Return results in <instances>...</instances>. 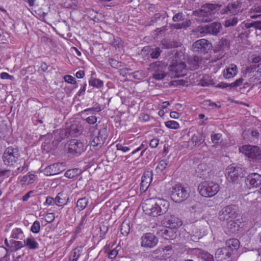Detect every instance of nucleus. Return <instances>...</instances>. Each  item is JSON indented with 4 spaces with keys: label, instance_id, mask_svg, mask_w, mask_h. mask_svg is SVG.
Here are the masks:
<instances>
[{
    "label": "nucleus",
    "instance_id": "nucleus-1",
    "mask_svg": "<svg viewBox=\"0 0 261 261\" xmlns=\"http://www.w3.org/2000/svg\"><path fill=\"white\" fill-rule=\"evenodd\" d=\"M19 152L17 148H14L12 147H9L5 150L3 156V159L5 164L7 165H14L15 163L17 164H20L22 162L23 163L21 171H23L25 168L28 166V164L26 162L25 160L20 159L19 163H17V162L19 161L18 160Z\"/></svg>",
    "mask_w": 261,
    "mask_h": 261
},
{
    "label": "nucleus",
    "instance_id": "nucleus-2",
    "mask_svg": "<svg viewBox=\"0 0 261 261\" xmlns=\"http://www.w3.org/2000/svg\"><path fill=\"white\" fill-rule=\"evenodd\" d=\"M198 190L202 196L212 197L219 191V186L213 181H204L199 185Z\"/></svg>",
    "mask_w": 261,
    "mask_h": 261
},
{
    "label": "nucleus",
    "instance_id": "nucleus-3",
    "mask_svg": "<svg viewBox=\"0 0 261 261\" xmlns=\"http://www.w3.org/2000/svg\"><path fill=\"white\" fill-rule=\"evenodd\" d=\"M243 169L239 166L234 164L229 165L225 170V176L228 181L230 182H238L239 179L243 176Z\"/></svg>",
    "mask_w": 261,
    "mask_h": 261
},
{
    "label": "nucleus",
    "instance_id": "nucleus-4",
    "mask_svg": "<svg viewBox=\"0 0 261 261\" xmlns=\"http://www.w3.org/2000/svg\"><path fill=\"white\" fill-rule=\"evenodd\" d=\"M189 191L187 188L178 184L173 186L171 190V197L175 202H180L186 200L189 196Z\"/></svg>",
    "mask_w": 261,
    "mask_h": 261
},
{
    "label": "nucleus",
    "instance_id": "nucleus-5",
    "mask_svg": "<svg viewBox=\"0 0 261 261\" xmlns=\"http://www.w3.org/2000/svg\"><path fill=\"white\" fill-rule=\"evenodd\" d=\"M239 150L251 161L256 162L261 161V151L257 146L246 145L240 147Z\"/></svg>",
    "mask_w": 261,
    "mask_h": 261
},
{
    "label": "nucleus",
    "instance_id": "nucleus-6",
    "mask_svg": "<svg viewBox=\"0 0 261 261\" xmlns=\"http://www.w3.org/2000/svg\"><path fill=\"white\" fill-rule=\"evenodd\" d=\"M237 218L236 208L232 206H227L221 210L219 214L220 221L228 222Z\"/></svg>",
    "mask_w": 261,
    "mask_h": 261
},
{
    "label": "nucleus",
    "instance_id": "nucleus-7",
    "mask_svg": "<svg viewBox=\"0 0 261 261\" xmlns=\"http://www.w3.org/2000/svg\"><path fill=\"white\" fill-rule=\"evenodd\" d=\"M154 208L156 217L161 216L165 214L168 210L170 203L169 202L163 198H154Z\"/></svg>",
    "mask_w": 261,
    "mask_h": 261
},
{
    "label": "nucleus",
    "instance_id": "nucleus-8",
    "mask_svg": "<svg viewBox=\"0 0 261 261\" xmlns=\"http://www.w3.org/2000/svg\"><path fill=\"white\" fill-rule=\"evenodd\" d=\"M163 224L170 229H177L182 224V221L177 217L173 215H167L164 217Z\"/></svg>",
    "mask_w": 261,
    "mask_h": 261
},
{
    "label": "nucleus",
    "instance_id": "nucleus-9",
    "mask_svg": "<svg viewBox=\"0 0 261 261\" xmlns=\"http://www.w3.org/2000/svg\"><path fill=\"white\" fill-rule=\"evenodd\" d=\"M141 246L147 248H152L155 247L159 241L158 239L152 233H144L141 237Z\"/></svg>",
    "mask_w": 261,
    "mask_h": 261
},
{
    "label": "nucleus",
    "instance_id": "nucleus-10",
    "mask_svg": "<svg viewBox=\"0 0 261 261\" xmlns=\"http://www.w3.org/2000/svg\"><path fill=\"white\" fill-rule=\"evenodd\" d=\"M212 44L204 39H199L193 44V50L195 52L205 53L212 48Z\"/></svg>",
    "mask_w": 261,
    "mask_h": 261
},
{
    "label": "nucleus",
    "instance_id": "nucleus-11",
    "mask_svg": "<svg viewBox=\"0 0 261 261\" xmlns=\"http://www.w3.org/2000/svg\"><path fill=\"white\" fill-rule=\"evenodd\" d=\"M85 149L84 143L77 140H72L68 144V151L72 154L79 155Z\"/></svg>",
    "mask_w": 261,
    "mask_h": 261
},
{
    "label": "nucleus",
    "instance_id": "nucleus-12",
    "mask_svg": "<svg viewBox=\"0 0 261 261\" xmlns=\"http://www.w3.org/2000/svg\"><path fill=\"white\" fill-rule=\"evenodd\" d=\"M170 73L172 77H178L186 74V65L183 62L172 65L169 67Z\"/></svg>",
    "mask_w": 261,
    "mask_h": 261
},
{
    "label": "nucleus",
    "instance_id": "nucleus-13",
    "mask_svg": "<svg viewBox=\"0 0 261 261\" xmlns=\"http://www.w3.org/2000/svg\"><path fill=\"white\" fill-rule=\"evenodd\" d=\"M173 20L174 22H177L172 25V29H181L189 27L191 24V21L187 19L182 18V14L177 13L173 17Z\"/></svg>",
    "mask_w": 261,
    "mask_h": 261
},
{
    "label": "nucleus",
    "instance_id": "nucleus-14",
    "mask_svg": "<svg viewBox=\"0 0 261 261\" xmlns=\"http://www.w3.org/2000/svg\"><path fill=\"white\" fill-rule=\"evenodd\" d=\"M245 182L249 188H256L261 184V175L257 173H251L247 176Z\"/></svg>",
    "mask_w": 261,
    "mask_h": 261
},
{
    "label": "nucleus",
    "instance_id": "nucleus-15",
    "mask_svg": "<svg viewBox=\"0 0 261 261\" xmlns=\"http://www.w3.org/2000/svg\"><path fill=\"white\" fill-rule=\"evenodd\" d=\"M154 206V198L148 199L143 203L142 209L146 215L155 217L156 215L154 213L156 210Z\"/></svg>",
    "mask_w": 261,
    "mask_h": 261
},
{
    "label": "nucleus",
    "instance_id": "nucleus-16",
    "mask_svg": "<svg viewBox=\"0 0 261 261\" xmlns=\"http://www.w3.org/2000/svg\"><path fill=\"white\" fill-rule=\"evenodd\" d=\"M231 253L227 248L218 249L215 254L217 261H229L230 260Z\"/></svg>",
    "mask_w": 261,
    "mask_h": 261
},
{
    "label": "nucleus",
    "instance_id": "nucleus-17",
    "mask_svg": "<svg viewBox=\"0 0 261 261\" xmlns=\"http://www.w3.org/2000/svg\"><path fill=\"white\" fill-rule=\"evenodd\" d=\"M62 164L60 163H55L46 167L44 170V173L46 176H51L59 174L61 172Z\"/></svg>",
    "mask_w": 261,
    "mask_h": 261
},
{
    "label": "nucleus",
    "instance_id": "nucleus-18",
    "mask_svg": "<svg viewBox=\"0 0 261 261\" xmlns=\"http://www.w3.org/2000/svg\"><path fill=\"white\" fill-rule=\"evenodd\" d=\"M152 179V175L150 172H146L141 178L140 189L143 191L147 190Z\"/></svg>",
    "mask_w": 261,
    "mask_h": 261
},
{
    "label": "nucleus",
    "instance_id": "nucleus-19",
    "mask_svg": "<svg viewBox=\"0 0 261 261\" xmlns=\"http://www.w3.org/2000/svg\"><path fill=\"white\" fill-rule=\"evenodd\" d=\"M239 222L238 219L230 220L226 222L225 231L227 234L234 233L239 230L240 227Z\"/></svg>",
    "mask_w": 261,
    "mask_h": 261
},
{
    "label": "nucleus",
    "instance_id": "nucleus-20",
    "mask_svg": "<svg viewBox=\"0 0 261 261\" xmlns=\"http://www.w3.org/2000/svg\"><path fill=\"white\" fill-rule=\"evenodd\" d=\"M241 4L239 1H234L229 4L225 10V12L228 13H230L233 15H236L242 11L241 8Z\"/></svg>",
    "mask_w": 261,
    "mask_h": 261
},
{
    "label": "nucleus",
    "instance_id": "nucleus-21",
    "mask_svg": "<svg viewBox=\"0 0 261 261\" xmlns=\"http://www.w3.org/2000/svg\"><path fill=\"white\" fill-rule=\"evenodd\" d=\"M213 8L212 5H205L202 6L199 10H197L193 11V14L195 16H198L199 17H204L207 16L211 14V11Z\"/></svg>",
    "mask_w": 261,
    "mask_h": 261
},
{
    "label": "nucleus",
    "instance_id": "nucleus-22",
    "mask_svg": "<svg viewBox=\"0 0 261 261\" xmlns=\"http://www.w3.org/2000/svg\"><path fill=\"white\" fill-rule=\"evenodd\" d=\"M238 72L237 66L234 64H231L224 70L223 76L225 79H231L235 76Z\"/></svg>",
    "mask_w": 261,
    "mask_h": 261
},
{
    "label": "nucleus",
    "instance_id": "nucleus-23",
    "mask_svg": "<svg viewBox=\"0 0 261 261\" xmlns=\"http://www.w3.org/2000/svg\"><path fill=\"white\" fill-rule=\"evenodd\" d=\"M24 246L31 250L37 249L39 247V244L35 239L32 236H30L23 240Z\"/></svg>",
    "mask_w": 261,
    "mask_h": 261
},
{
    "label": "nucleus",
    "instance_id": "nucleus-24",
    "mask_svg": "<svg viewBox=\"0 0 261 261\" xmlns=\"http://www.w3.org/2000/svg\"><path fill=\"white\" fill-rule=\"evenodd\" d=\"M37 179V177L34 174L28 173L24 175L20 179V182L23 185H29L34 183Z\"/></svg>",
    "mask_w": 261,
    "mask_h": 261
},
{
    "label": "nucleus",
    "instance_id": "nucleus-25",
    "mask_svg": "<svg viewBox=\"0 0 261 261\" xmlns=\"http://www.w3.org/2000/svg\"><path fill=\"white\" fill-rule=\"evenodd\" d=\"M5 244L9 246L12 250H17L24 246V242L19 241L10 240V243H8L7 239L5 240Z\"/></svg>",
    "mask_w": 261,
    "mask_h": 261
},
{
    "label": "nucleus",
    "instance_id": "nucleus-26",
    "mask_svg": "<svg viewBox=\"0 0 261 261\" xmlns=\"http://www.w3.org/2000/svg\"><path fill=\"white\" fill-rule=\"evenodd\" d=\"M24 232L20 228H14L11 232L10 237L11 238L22 240L24 238Z\"/></svg>",
    "mask_w": 261,
    "mask_h": 261
},
{
    "label": "nucleus",
    "instance_id": "nucleus-27",
    "mask_svg": "<svg viewBox=\"0 0 261 261\" xmlns=\"http://www.w3.org/2000/svg\"><path fill=\"white\" fill-rule=\"evenodd\" d=\"M226 244V247L228 248L227 249L230 252V251L233 250H237L239 247L240 242L236 239H232L227 241Z\"/></svg>",
    "mask_w": 261,
    "mask_h": 261
},
{
    "label": "nucleus",
    "instance_id": "nucleus-28",
    "mask_svg": "<svg viewBox=\"0 0 261 261\" xmlns=\"http://www.w3.org/2000/svg\"><path fill=\"white\" fill-rule=\"evenodd\" d=\"M208 28L210 34L216 35L220 32L221 24L219 22H213L208 24Z\"/></svg>",
    "mask_w": 261,
    "mask_h": 261
},
{
    "label": "nucleus",
    "instance_id": "nucleus-29",
    "mask_svg": "<svg viewBox=\"0 0 261 261\" xmlns=\"http://www.w3.org/2000/svg\"><path fill=\"white\" fill-rule=\"evenodd\" d=\"M261 5L259 4H256L252 7L250 10V17L252 18H257L261 14Z\"/></svg>",
    "mask_w": 261,
    "mask_h": 261
},
{
    "label": "nucleus",
    "instance_id": "nucleus-30",
    "mask_svg": "<svg viewBox=\"0 0 261 261\" xmlns=\"http://www.w3.org/2000/svg\"><path fill=\"white\" fill-rule=\"evenodd\" d=\"M198 252L199 256L204 261H214L213 256L207 252L199 249H195Z\"/></svg>",
    "mask_w": 261,
    "mask_h": 261
},
{
    "label": "nucleus",
    "instance_id": "nucleus-31",
    "mask_svg": "<svg viewBox=\"0 0 261 261\" xmlns=\"http://www.w3.org/2000/svg\"><path fill=\"white\" fill-rule=\"evenodd\" d=\"M159 233L165 239H173L175 236L173 231L170 228L162 230Z\"/></svg>",
    "mask_w": 261,
    "mask_h": 261
},
{
    "label": "nucleus",
    "instance_id": "nucleus-32",
    "mask_svg": "<svg viewBox=\"0 0 261 261\" xmlns=\"http://www.w3.org/2000/svg\"><path fill=\"white\" fill-rule=\"evenodd\" d=\"M82 248H75L70 253L69 261H77L82 254Z\"/></svg>",
    "mask_w": 261,
    "mask_h": 261
},
{
    "label": "nucleus",
    "instance_id": "nucleus-33",
    "mask_svg": "<svg viewBox=\"0 0 261 261\" xmlns=\"http://www.w3.org/2000/svg\"><path fill=\"white\" fill-rule=\"evenodd\" d=\"M210 31L208 24H201L196 29V32L199 33L202 35H205L208 34H210Z\"/></svg>",
    "mask_w": 261,
    "mask_h": 261
},
{
    "label": "nucleus",
    "instance_id": "nucleus-34",
    "mask_svg": "<svg viewBox=\"0 0 261 261\" xmlns=\"http://www.w3.org/2000/svg\"><path fill=\"white\" fill-rule=\"evenodd\" d=\"M188 64L191 70H195L201 64V60H199L197 58L195 57L193 59H190L189 61Z\"/></svg>",
    "mask_w": 261,
    "mask_h": 261
},
{
    "label": "nucleus",
    "instance_id": "nucleus-35",
    "mask_svg": "<svg viewBox=\"0 0 261 261\" xmlns=\"http://www.w3.org/2000/svg\"><path fill=\"white\" fill-rule=\"evenodd\" d=\"M203 141L204 140L201 135H194L191 139V142H192L194 146H199Z\"/></svg>",
    "mask_w": 261,
    "mask_h": 261
},
{
    "label": "nucleus",
    "instance_id": "nucleus-36",
    "mask_svg": "<svg viewBox=\"0 0 261 261\" xmlns=\"http://www.w3.org/2000/svg\"><path fill=\"white\" fill-rule=\"evenodd\" d=\"M165 125L168 128L172 129H177L180 127L179 123L174 120H169L165 122Z\"/></svg>",
    "mask_w": 261,
    "mask_h": 261
},
{
    "label": "nucleus",
    "instance_id": "nucleus-37",
    "mask_svg": "<svg viewBox=\"0 0 261 261\" xmlns=\"http://www.w3.org/2000/svg\"><path fill=\"white\" fill-rule=\"evenodd\" d=\"M88 200L86 198L79 199L76 203V206L80 211L83 210L87 205Z\"/></svg>",
    "mask_w": 261,
    "mask_h": 261
},
{
    "label": "nucleus",
    "instance_id": "nucleus-38",
    "mask_svg": "<svg viewBox=\"0 0 261 261\" xmlns=\"http://www.w3.org/2000/svg\"><path fill=\"white\" fill-rule=\"evenodd\" d=\"M168 165V161L166 160H161L158 164L155 171L157 173H161L166 168Z\"/></svg>",
    "mask_w": 261,
    "mask_h": 261
},
{
    "label": "nucleus",
    "instance_id": "nucleus-39",
    "mask_svg": "<svg viewBox=\"0 0 261 261\" xmlns=\"http://www.w3.org/2000/svg\"><path fill=\"white\" fill-rule=\"evenodd\" d=\"M80 173V171L78 169H71L67 170L65 173V176L68 178H72L78 175Z\"/></svg>",
    "mask_w": 261,
    "mask_h": 261
},
{
    "label": "nucleus",
    "instance_id": "nucleus-40",
    "mask_svg": "<svg viewBox=\"0 0 261 261\" xmlns=\"http://www.w3.org/2000/svg\"><path fill=\"white\" fill-rule=\"evenodd\" d=\"M238 22V18L234 16L227 19L223 23V24L225 27H232L236 25Z\"/></svg>",
    "mask_w": 261,
    "mask_h": 261
},
{
    "label": "nucleus",
    "instance_id": "nucleus-41",
    "mask_svg": "<svg viewBox=\"0 0 261 261\" xmlns=\"http://www.w3.org/2000/svg\"><path fill=\"white\" fill-rule=\"evenodd\" d=\"M89 85L93 87H96L97 88H101L103 85V82L96 78H91L89 82Z\"/></svg>",
    "mask_w": 261,
    "mask_h": 261
},
{
    "label": "nucleus",
    "instance_id": "nucleus-42",
    "mask_svg": "<svg viewBox=\"0 0 261 261\" xmlns=\"http://www.w3.org/2000/svg\"><path fill=\"white\" fill-rule=\"evenodd\" d=\"M173 253V251L171 246H166L164 248L162 249V253L161 258L162 260L163 259V256H166V257H169V256H172V254Z\"/></svg>",
    "mask_w": 261,
    "mask_h": 261
},
{
    "label": "nucleus",
    "instance_id": "nucleus-43",
    "mask_svg": "<svg viewBox=\"0 0 261 261\" xmlns=\"http://www.w3.org/2000/svg\"><path fill=\"white\" fill-rule=\"evenodd\" d=\"M222 134L212 132L211 134V140L214 145H218L219 141L221 139Z\"/></svg>",
    "mask_w": 261,
    "mask_h": 261
},
{
    "label": "nucleus",
    "instance_id": "nucleus-44",
    "mask_svg": "<svg viewBox=\"0 0 261 261\" xmlns=\"http://www.w3.org/2000/svg\"><path fill=\"white\" fill-rule=\"evenodd\" d=\"M120 230L123 236H127L130 231L129 224L127 222H123L121 225Z\"/></svg>",
    "mask_w": 261,
    "mask_h": 261
},
{
    "label": "nucleus",
    "instance_id": "nucleus-45",
    "mask_svg": "<svg viewBox=\"0 0 261 261\" xmlns=\"http://www.w3.org/2000/svg\"><path fill=\"white\" fill-rule=\"evenodd\" d=\"M40 230V223L39 221L36 220L34 222L31 227V231L34 233H38Z\"/></svg>",
    "mask_w": 261,
    "mask_h": 261
},
{
    "label": "nucleus",
    "instance_id": "nucleus-46",
    "mask_svg": "<svg viewBox=\"0 0 261 261\" xmlns=\"http://www.w3.org/2000/svg\"><path fill=\"white\" fill-rule=\"evenodd\" d=\"M63 194L62 193H59L56 197L55 202L56 205L58 206H62L65 204L66 199L61 197V196Z\"/></svg>",
    "mask_w": 261,
    "mask_h": 261
},
{
    "label": "nucleus",
    "instance_id": "nucleus-47",
    "mask_svg": "<svg viewBox=\"0 0 261 261\" xmlns=\"http://www.w3.org/2000/svg\"><path fill=\"white\" fill-rule=\"evenodd\" d=\"M77 2L76 0H65L63 5L65 8H72L76 6Z\"/></svg>",
    "mask_w": 261,
    "mask_h": 261
},
{
    "label": "nucleus",
    "instance_id": "nucleus-48",
    "mask_svg": "<svg viewBox=\"0 0 261 261\" xmlns=\"http://www.w3.org/2000/svg\"><path fill=\"white\" fill-rule=\"evenodd\" d=\"M55 216L54 213H49L44 215L43 219L45 222L47 223H50L55 219Z\"/></svg>",
    "mask_w": 261,
    "mask_h": 261
},
{
    "label": "nucleus",
    "instance_id": "nucleus-49",
    "mask_svg": "<svg viewBox=\"0 0 261 261\" xmlns=\"http://www.w3.org/2000/svg\"><path fill=\"white\" fill-rule=\"evenodd\" d=\"M116 149L118 150H120L123 152H126L130 150V148L127 146L123 145L122 144L118 143L116 145Z\"/></svg>",
    "mask_w": 261,
    "mask_h": 261
},
{
    "label": "nucleus",
    "instance_id": "nucleus-50",
    "mask_svg": "<svg viewBox=\"0 0 261 261\" xmlns=\"http://www.w3.org/2000/svg\"><path fill=\"white\" fill-rule=\"evenodd\" d=\"M64 79L66 82H67L70 84H74L76 83V81L75 78L70 75H66L64 76Z\"/></svg>",
    "mask_w": 261,
    "mask_h": 261
},
{
    "label": "nucleus",
    "instance_id": "nucleus-51",
    "mask_svg": "<svg viewBox=\"0 0 261 261\" xmlns=\"http://www.w3.org/2000/svg\"><path fill=\"white\" fill-rule=\"evenodd\" d=\"M0 77L3 80H14V77L13 76L9 74L7 72H2L0 74Z\"/></svg>",
    "mask_w": 261,
    "mask_h": 261
},
{
    "label": "nucleus",
    "instance_id": "nucleus-52",
    "mask_svg": "<svg viewBox=\"0 0 261 261\" xmlns=\"http://www.w3.org/2000/svg\"><path fill=\"white\" fill-rule=\"evenodd\" d=\"M55 204H56L55 198L54 199L51 197H47L46 199L45 202L44 203V205L49 206L53 205Z\"/></svg>",
    "mask_w": 261,
    "mask_h": 261
},
{
    "label": "nucleus",
    "instance_id": "nucleus-53",
    "mask_svg": "<svg viewBox=\"0 0 261 261\" xmlns=\"http://www.w3.org/2000/svg\"><path fill=\"white\" fill-rule=\"evenodd\" d=\"M161 53L160 49L158 47L155 48L151 53L152 58H158Z\"/></svg>",
    "mask_w": 261,
    "mask_h": 261
},
{
    "label": "nucleus",
    "instance_id": "nucleus-54",
    "mask_svg": "<svg viewBox=\"0 0 261 261\" xmlns=\"http://www.w3.org/2000/svg\"><path fill=\"white\" fill-rule=\"evenodd\" d=\"M159 143V140L156 138L152 139L150 141L149 146L152 148H154L158 146Z\"/></svg>",
    "mask_w": 261,
    "mask_h": 261
},
{
    "label": "nucleus",
    "instance_id": "nucleus-55",
    "mask_svg": "<svg viewBox=\"0 0 261 261\" xmlns=\"http://www.w3.org/2000/svg\"><path fill=\"white\" fill-rule=\"evenodd\" d=\"M86 121L90 124H93L97 121V118L95 116H90L87 118Z\"/></svg>",
    "mask_w": 261,
    "mask_h": 261
},
{
    "label": "nucleus",
    "instance_id": "nucleus-56",
    "mask_svg": "<svg viewBox=\"0 0 261 261\" xmlns=\"http://www.w3.org/2000/svg\"><path fill=\"white\" fill-rule=\"evenodd\" d=\"M243 80L241 78L237 79L235 82L231 83L230 86L231 87H237L241 85L243 83Z\"/></svg>",
    "mask_w": 261,
    "mask_h": 261
},
{
    "label": "nucleus",
    "instance_id": "nucleus-57",
    "mask_svg": "<svg viewBox=\"0 0 261 261\" xmlns=\"http://www.w3.org/2000/svg\"><path fill=\"white\" fill-rule=\"evenodd\" d=\"M167 74L164 73H156L153 75L154 79L158 80H161L164 79Z\"/></svg>",
    "mask_w": 261,
    "mask_h": 261
},
{
    "label": "nucleus",
    "instance_id": "nucleus-58",
    "mask_svg": "<svg viewBox=\"0 0 261 261\" xmlns=\"http://www.w3.org/2000/svg\"><path fill=\"white\" fill-rule=\"evenodd\" d=\"M180 114L175 111H172L170 113V117L173 119H178Z\"/></svg>",
    "mask_w": 261,
    "mask_h": 261
},
{
    "label": "nucleus",
    "instance_id": "nucleus-59",
    "mask_svg": "<svg viewBox=\"0 0 261 261\" xmlns=\"http://www.w3.org/2000/svg\"><path fill=\"white\" fill-rule=\"evenodd\" d=\"M169 105H170V103L169 101H163V102H160L159 104V108H162L163 109H166L168 107V106H169Z\"/></svg>",
    "mask_w": 261,
    "mask_h": 261
},
{
    "label": "nucleus",
    "instance_id": "nucleus-60",
    "mask_svg": "<svg viewBox=\"0 0 261 261\" xmlns=\"http://www.w3.org/2000/svg\"><path fill=\"white\" fill-rule=\"evenodd\" d=\"M118 254V251L116 249L112 250L109 254V257L113 258Z\"/></svg>",
    "mask_w": 261,
    "mask_h": 261
},
{
    "label": "nucleus",
    "instance_id": "nucleus-61",
    "mask_svg": "<svg viewBox=\"0 0 261 261\" xmlns=\"http://www.w3.org/2000/svg\"><path fill=\"white\" fill-rule=\"evenodd\" d=\"M33 193V191H30L28 192L26 194H25L22 197V200L24 201H27L29 198L31 196L32 194Z\"/></svg>",
    "mask_w": 261,
    "mask_h": 261
},
{
    "label": "nucleus",
    "instance_id": "nucleus-62",
    "mask_svg": "<svg viewBox=\"0 0 261 261\" xmlns=\"http://www.w3.org/2000/svg\"><path fill=\"white\" fill-rule=\"evenodd\" d=\"M250 60H251L254 63H258L261 61V56H256L255 57H253L250 58Z\"/></svg>",
    "mask_w": 261,
    "mask_h": 261
},
{
    "label": "nucleus",
    "instance_id": "nucleus-63",
    "mask_svg": "<svg viewBox=\"0 0 261 261\" xmlns=\"http://www.w3.org/2000/svg\"><path fill=\"white\" fill-rule=\"evenodd\" d=\"M84 75H85V73H84V71L83 70H79V71H77L75 74L76 77L77 78H79V79L83 77L84 76Z\"/></svg>",
    "mask_w": 261,
    "mask_h": 261
},
{
    "label": "nucleus",
    "instance_id": "nucleus-64",
    "mask_svg": "<svg viewBox=\"0 0 261 261\" xmlns=\"http://www.w3.org/2000/svg\"><path fill=\"white\" fill-rule=\"evenodd\" d=\"M162 261H176L174 257L169 256V257H166V256H163V259Z\"/></svg>",
    "mask_w": 261,
    "mask_h": 261
}]
</instances>
